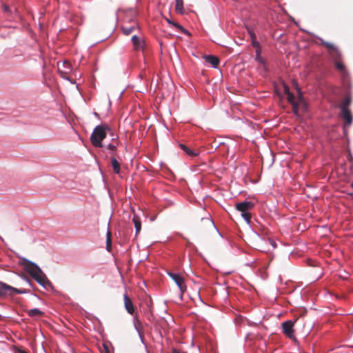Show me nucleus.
<instances>
[{
  "label": "nucleus",
  "instance_id": "nucleus-1",
  "mask_svg": "<svg viewBox=\"0 0 353 353\" xmlns=\"http://www.w3.org/2000/svg\"><path fill=\"white\" fill-rule=\"evenodd\" d=\"M90 141L96 148H101L103 152L117 151L119 141L107 124L97 125L90 136Z\"/></svg>",
  "mask_w": 353,
  "mask_h": 353
},
{
  "label": "nucleus",
  "instance_id": "nucleus-2",
  "mask_svg": "<svg viewBox=\"0 0 353 353\" xmlns=\"http://www.w3.org/2000/svg\"><path fill=\"white\" fill-rule=\"evenodd\" d=\"M23 266L24 270L43 288H47L52 285L50 281L37 265L30 261H26Z\"/></svg>",
  "mask_w": 353,
  "mask_h": 353
},
{
  "label": "nucleus",
  "instance_id": "nucleus-3",
  "mask_svg": "<svg viewBox=\"0 0 353 353\" xmlns=\"http://www.w3.org/2000/svg\"><path fill=\"white\" fill-rule=\"evenodd\" d=\"M254 206V203L252 201H243L236 204V209L241 212V216L247 223H250L251 220V214L250 211L253 209Z\"/></svg>",
  "mask_w": 353,
  "mask_h": 353
},
{
  "label": "nucleus",
  "instance_id": "nucleus-4",
  "mask_svg": "<svg viewBox=\"0 0 353 353\" xmlns=\"http://www.w3.org/2000/svg\"><path fill=\"white\" fill-rule=\"evenodd\" d=\"M27 291L26 290H21L12 287L5 283L0 282V296H13L14 294H26Z\"/></svg>",
  "mask_w": 353,
  "mask_h": 353
},
{
  "label": "nucleus",
  "instance_id": "nucleus-5",
  "mask_svg": "<svg viewBox=\"0 0 353 353\" xmlns=\"http://www.w3.org/2000/svg\"><path fill=\"white\" fill-rule=\"evenodd\" d=\"M168 275L177 285L182 295L187 290L184 277L179 274L172 272H168Z\"/></svg>",
  "mask_w": 353,
  "mask_h": 353
},
{
  "label": "nucleus",
  "instance_id": "nucleus-6",
  "mask_svg": "<svg viewBox=\"0 0 353 353\" xmlns=\"http://www.w3.org/2000/svg\"><path fill=\"white\" fill-rule=\"evenodd\" d=\"M283 332V334L287 336L288 338L291 339H294V322L292 321H286L282 323L281 324Z\"/></svg>",
  "mask_w": 353,
  "mask_h": 353
},
{
  "label": "nucleus",
  "instance_id": "nucleus-7",
  "mask_svg": "<svg viewBox=\"0 0 353 353\" xmlns=\"http://www.w3.org/2000/svg\"><path fill=\"white\" fill-rule=\"evenodd\" d=\"M340 117L345 120V125H350L352 122V117L348 109L341 108Z\"/></svg>",
  "mask_w": 353,
  "mask_h": 353
},
{
  "label": "nucleus",
  "instance_id": "nucleus-8",
  "mask_svg": "<svg viewBox=\"0 0 353 353\" xmlns=\"http://www.w3.org/2000/svg\"><path fill=\"white\" fill-rule=\"evenodd\" d=\"M215 228L213 221L208 217L202 218L200 223L198 224V228L199 230H203L205 228L214 229Z\"/></svg>",
  "mask_w": 353,
  "mask_h": 353
},
{
  "label": "nucleus",
  "instance_id": "nucleus-9",
  "mask_svg": "<svg viewBox=\"0 0 353 353\" xmlns=\"http://www.w3.org/2000/svg\"><path fill=\"white\" fill-rule=\"evenodd\" d=\"M123 299L125 310L129 314H133L135 310L131 299L128 296V294H125L123 295Z\"/></svg>",
  "mask_w": 353,
  "mask_h": 353
},
{
  "label": "nucleus",
  "instance_id": "nucleus-10",
  "mask_svg": "<svg viewBox=\"0 0 353 353\" xmlns=\"http://www.w3.org/2000/svg\"><path fill=\"white\" fill-rule=\"evenodd\" d=\"M131 40L136 50L143 49L144 42L139 37L133 35Z\"/></svg>",
  "mask_w": 353,
  "mask_h": 353
},
{
  "label": "nucleus",
  "instance_id": "nucleus-11",
  "mask_svg": "<svg viewBox=\"0 0 353 353\" xmlns=\"http://www.w3.org/2000/svg\"><path fill=\"white\" fill-rule=\"evenodd\" d=\"M286 96L288 101L292 105L294 112L295 114H297L299 111V107L296 102L295 101L294 95L292 92H288V94H286Z\"/></svg>",
  "mask_w": 353,
  "mask_h": 353
},
{
  "label": "nucleus",
  "instance_id": "nucleus-12",
  "mask_svg": "<svg viewBox=\"0 0 353 353\" xmlns=\"http://www.w3.org/2000/svg\"><path fill=\"white\" fill-rule=\"evenodd\" d=\"M132 222H133V223L134 225V228L136 229V236H137L141 230V221L140 218L137 215L134 214L132 218Z\"/></svg>",
  "mask_w": 353,
  "mask_h": 353
},
{
  "label": "nucleus",
  "instance_id": "nucleus-13",
  "mask_svg": "<svg viewBox=\"0 0 353 353\" xmlns=\"http://www.w3.org/2000/svg\"><path fill=\"white\" fill-rule=\"evenodd\" d=\"M26 312L30 317L42 316L44 315V312L37 308L27 310Z\"/></svg>",
  "mask_w": 353,
  "mask_h": 353
},
{
  "label": "nucleus",
  "instance_id": "nucleus-14",
  "mask_svg": "<svg viewBox=\"0 0 353 353\" xmlns=\"http://www.w3.org/2000/svg\"><path fill=\"white\" fill-rule=\"evenodd\" d=\"M205 60L212 65L213 68H216L219 65V60L217 57L212 55H208L205 57Z\"/></svg>",
  "mask_w": 353,
  "mask_h": 353
},
{
  "label": "nucleus",
  "instance_id": "nucleus-15",
  "mask_svg": "<svg viewBox=\"0 0 353 353\" xmlns=\"http://www.w3.org/2000/svg\"><path fill=\"white\" fill-rule=\"evenodd\" d=\"M255 60L261 63L265 69V59L261 56V49H256Z\"/></svg>",
  "mask_w": 353,
  "mask_h": 353
},
{
  "label": "nucleus",
  "instance_id": "nucleus-16",
  "mask_svg": "<svg viewBox=\"0 0 353 353\" xmlns=\"http://www.w3.org/2000/svg\"><path fill=\"white\" fill-rule=\"evenodd\" d=\"M335 65H336V68L343 73V81H345L347 80V77H346V74H345L346 71H345L344 65L342 63L336 61Z\"/></svg>",
  "mask_w": 353,
  "mask_h": 353
},
{
  "label": "nucleus",
  "instance_id": "nucleus-17",
  "mask_svg": "<svg viewBox=\"0 0 353 353\" xmlns=\"http://www.w3.org/2000/svg\"><path fill=\"white\" fill-rule=\"evenodd\" d=\"M175 1H176V6H175L176 11L180 14H183L184 13L183 0H175Z\"/></svg>",
  "mask_w": 353,
  "mask_h": 353
},
{
  "label": "nucleus",
  "instance_id": "nucleus-18",
  "mask_svg": "<svg viewBox=\"0 0 353 353\" xmlns=\"http://www.w3.org/2000/svg\"><path fill=\"white\" fill-rule=\"evenodd\" d=\"M111 163H112V166L113 168V170H114V173L119 174V172H120L119 162L115 158H112Z\"/></svg>",
  "mask_w": 353,
  "mask_h": 353
},
{
  "label": "nucleus",
  "instance_id": "nucleus-19",
  "mask_svg": "<svg viewBox=\"0 0 353 353\" xmlns=\"http://www.w3.org/2000/svg\"><path fill=\"white\" fill-rule=\"evenodd\" d=\"M62 66L65 68V70H62L61 66L59 65V70L61 74H66L71 70L70 64L68 62L63 61Z\"/></svg>",
  "mask_w": 353,
  "mask_h": 353
},
{
  "label": "nucleus",
  "instance_id": "nucleus-20",
  "mask_svg": "<svg viewBox=\"0 0 353 353\" xmlns=\"http://www.w3.org/2000/svg\"><path fill=\"white\" fill-rule=\"evenodd\" d=\"M329 53L335 61H337V59H339L341 56V52L336 47H335L332 50L330 51Z\"/></svg>",
  "mask_w": 353,
  "mask_h": 353
},
{
  "label": "nucleus",
  "instance_id": "nucleus-21",
  "mask_svg": "<svg viewBox=\"0 0 353 353\" xmlns=\"http://www.w3.org/2000/svg\"><path fill=\"white\" fill-rule=\"evenodd\" d=\"M137 28V27L136 26H131L129 27L123 26L122 28V31L125 35H129L131 32H132Z\"/></svg>",
  "mask_w": 353,
  "mask_h": 353
},
{
  "label": "nucleus",
  "instance_id": "nucleus-22",
  "mask_svg": "<svg viewBox=\"0 0 353 353\" xmlns=\"http://www.w3.org/2000/svg\"><path fill=\"white\" fill-rule=\"evenodd\" d=\"M111 232L108 231L107 233V239H106V249L108 252L111 251L112 249V241H111Z\"/></svg>",
  "mask_w": 353,
  "mask_h": 353
},
{
  "label": "nucleus",
  "instance_id": "nucleus-23",
  "mask_svg": "<svg viewBox=\"0 0 353 353\" xmlns=\"http://www.w3.org/2000/svg\"><path fill=\"white\" fill-rule=\"evenodd\" d=\"M179 146L186 154H199L198 152L191 150L184 144H179Z\"/></svg>",
  "mask_w": 353,
  "mask_h": 353
},
{
  "label": "nucleus",
  "instance_id": "nucleus-24",
  "mask_svg": "<svg viewBox=\"0 0 353 353\" xmlns=\"http://www.w3.org/2000/svg\"><path fill=\"white\" fill-rule=\"evenodd\" d=\"M319 39L321 42V44L323 45L325 47H326V48L328 50L329 52L332 50L336 47L334 44L327 42V41H325L322 39Z\"/></svg>",
  "mask_w": 353,
  "mask_h": 353
},
{
  "label": "nucleus",
  "instance_id": "nucleus-25",
  "mask_svg": "<svg viewBox=\"0 0 353 353\" xmlns=\"http://www.w3.org/2000/svg\"><path fill=\"white\" fill-rule=\"evenodd\" d=\"M351 103V98L349 95H347L341 106V108H345V109H348L347 107Z\"/></svg>",
  "mask_w": 353,
  "mask_h": 353
},
{
  "label": "nucleus",
  "instance_id": "nucleus-26",
  "mask_svg": "<svg viewBox=\"0 0 353 353\" xmlns=\"http://www.w3.org/2000/svg\"><path fill=\"white\" fill-rule=\"evenodd\" d=\"M101 353H110V349L107 343H103L101 349Z\"/></svg>",
  "mask_w": 353,
  "mask_h": 353
},
{
  "label": "nucleus",
  "instance_id": "nucleus-27",
  "mask_svg": "<svg viewBox=\"0 0 353 353\" xmlns=\"http://www.w3.org/2000/svg\"><path fill=\"white\" fill-rule=\"evenodd\" d=\"M166 21L167 22L169 23V24H172L174 26L178 28L179 29L181 30L183 32L185 31V29L181 26H180L179 24L178 23H174L172 22L171 20H170L169 19H166Z\"/></svg>",
  "mask_w": 353,
  "mask_h": 353
},
{
  "label": "nucleus",
  "instance_id": "nucleus-28",
  "mask_svg": "<svg viewBox=\"0 0 353 353\" xmlns=\"http://www.w3.org/2000/svg\"><path fill=\"white\" fill-rule=\"evenodd\" d=\"M252 46L254 47L256 49H261L260 44L257 41V40L252 41Z\"/></svg>",
  "mask_w": 353,
  "mask_h": 353
},
{
  "label": "nucleus",
  "instance_id": "nucleus-29",
  "mask_svg": "<svg viewBox=\"0 0 353 353\" xmlns=\"http://www.w3.org/2000/svg\"><path fill=\"white\" fill-rule=\"evenodd\" d=\"M250 38H251V41L256 40V36L254 32H250Z\"/></svg>",
  "mask_w": 353,
  "mask_h": 353
},
{
  "label": "nucleus",
  "instance_id": "nucleus-30",
  "mask_svg": "<svg viewBox=\"0 0 353 353\" xmlns=\"http://www.w3.org/2000/svg\"><path fill=\"white\" fill-rule=\"evenodd\" d=\"M297 91L299 93V100L302 101L303 100V95L299 88H297Z\"/></svg>",
  "mask_w": 353,
  "mask_h": 353
},
{
  "label": "nucleus",
  "instance_id": "nucleus-31",
  "mask_svg": "<svg viewBox=\"0 0 353 353\" xmlns=\"http://www.w3.org/2000/svg\"><path fill=\"white\" fill-rule=\"evenodd\" d=\"M284 92L285 94H288V92H291L290 91V88L287 85H284Z\"/></svg>",
  "mask_w": 353,
  "mask_h": 353
},
{
  "label": "nucleus",
  "instance_id": "nucleus-32",
  "mask_svg": "<svg viewBox=\"0 0 353 353\" xmlns=\"http://www.w3.org/2000/svg\"><path fill=\"white\" fill-rule=\"evenodd\" d=\"M61 77H62V78H63V79H66V80H68V81H70L72 83H75L74 81H71V80L69 79V77H66V76H65V75L61 74Z\"/></svg>",
  "mask_w": 353,
  "mask_h": 353
},
{
  "label": "nucleus",
  "instance_id": "nucleus-33",
  "mask_svg": "<svg viewBox=\"0 0 353 353\" xmlns=\"http://www.w3.org/2000/svg\"><path fill=\"white\" fill-rule=\"evenodd\" d=\"M269 241H270V243L273 246V248L276 247V244L273 240L269 239Z\"/></svg>",
  "mask_w": 353,
  "mask_h": 353
},
{
  "label": "nucleus",
  "instance_id": "nucleus-34",
  "mask_svg": "<svg viewBox=\"0 0 353 353\" xmlns=\"http://www.w3.org/2000/svg\"><path fill=\"white\" fill-rule=\"evenodd\" d=\"M16 353H28V352L26 350H24L19 349V350H17Z\"/></svg>",
  "mask_w": 353,
  "mask_h": 353
},
{
  "label": "nucleus",
  "instance_id": "nucleus-35",
  "mask_svg": "<svg viewBox=\"0 0 353 353\" xmlns=\"http://www.w3.org/2000/svg\"><path fill=\"white\" fill-rule=\"evenodd\" d=\"M172 353H181L177 349L173 348Z\"/></svg>",
  "mask_w": 353,
  "mask_h": 353
},
{
  "label": "nucleus",
  "instance_id": "nucleus-36",
  "mask_svg": "<svg viewBox=\"0 0 353 353\" xmlns=\"http://www.w3.org/2000/svg\"><path fill=\"white\" fill-rule=\"evenodd\" d=\"M271 157H272V161L273 162L274 161L275 156L272 155V156H271Z\"/></svg>",
  "mask_w": 353,
  "mask_h": 353
},
{
  "label": "nucleus",
  "instance_id": "nucleus-37",
  "mask_svg": "<svg viewBox=\"0 0 353 353\" xmlns=\"http://www.w3.org/2000/svg\"><path fill=\"white\" fill-rule=\"evenodd\" d=\"M349 157H350V161H353V157L352 156H349Z\"/></svg>",
  "mask_w": 353,
  "mask_h": 353
},
{
  "label": "nucleus",
  "instance_id": "nucleus-38",
  "mask_svg": "<svg viewBox=\"0 0 353 353\" xmlns=\"http://www.w3.org/2000/svg\"><path fill=\"white\" fill-rule=\"evenodd\" d=\"M352 185V187L353 188V183H352V185Z\"/></svg>",
  "mask_w": 353,
  "mask_h": 353
},
{
  "label": "nucleus",
  "instance_id": "nucleus-39",
  "mask_svg": "<svg viewBox=\"0 0 353 353\" xmlns=\"http://www.w3.org/2000/svg\"><path fill=\"white\" fill-rule=\"evenodd\" d=\"M0 239H1V236H0Z\"/></svg>",
  "mask_w": 353,
  "mask_h": 353
}]
</instances>
